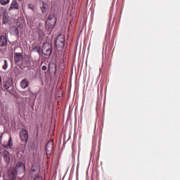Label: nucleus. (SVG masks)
<instances>
[{
    "mask_svg": "<svg viewBox=\"0 0 180 180\" xmlns=\"http://www.w3.org/2000/svg\"><path fill=\"white\" fill-rule=\"evenodd\" d=\"M52 65L53 66L51 67V64L49 65L48 71H51V68H54V67H55V68H57V67L54 64H52Z\"/></svg>",
    "mask_w": 180,
    "mask_h": 180,
    "instance_id": "aec40b11",
    "label": "nucleus"
},
{
    "mask_svg": "<svg viewBox=\"0 0 180 180\" xmlns=\"http://www.w3.org/2000/svg\"><path fill=\"white\" fill-rule=\"evenodd\" d=\"M14 61L15 64L23 61V56L20 53H14Z\"/></svg>",
    "mask_w": 180,
    "mask_h": 180,
    "instance_id": "0eeeda50",
    "label": "nucleus"
},
{
    "mask_svg": "<svg viewBox=\"0 0 180 180\" xmlns=\"http://www.w3.org/2000/svg\"><path fill=\"white\" fill-rule=\"evenodd\" d=\"M41 51H42V54H44V56L50 57V56H51V53L53 51V46L51 45V44H50L49 42H46L42 46Z\"/></svg>",
    "mask_w": 180,
    "mask_h": 180,
    "instance_id": "f257e3e1",
    "label": "nucleus"
},
{
    "mask_svg": "<svg viewBox=\"0 0 180 180\" xmlns=\"http://www.w3.org/2000/svg\"><path fill=\"white\" fill-rule=\"evenodd\" d=\"M20 86H21V88H22V89H26V88L29 86V79H23L22 80H21Z\"/></svg>",
    "mask_w": 180,
    "mask_h": 180,
    "instance_id": "9d476101",
    "label": "nucleus"
},
{
    "mask_svg": "<svg viewBox=\"0 0 180 180\" xmlns=\"http://www.w3.org/2000/svg\"><path fill=\"white\" fill-rule=\"evenodd\" d=\"M34 180H43V177L40 176H37L34 178Z\"/></svg>",
    "mask_w": 180,
    "mask_h": 180,
    "instance_id": "4be33fe9",
    "label": "nucleus"
},
{
    "mask_svg": "<svg viewBox=\"0 0 180 180\" xmlns=\"http://www.w3.org/2000/svg\"><path fill=\"white\" fill-rule=\"evenodd\" d=\"M2 154V152L1 151V146H0V155Z\"/></svg>",
    "mask_w": 180,
    "mask_h": 180,
    "instance_id": "c756f323",
    "label": "nucleus"
},
{
    "mask_svg": "<svg viewBox=\"0 0 180 180\" xmlns=\"http://www.w3.org/2000/svg\"><path fill=\"white\" fill-rule=\"evenodd\" d=\"M41 9L43 13H45V12L47 11V4L45 3H43L42 6L41 7Z\"/></svg>",
    "mask_w": 180,
    "mask_h": 180,
    "instance_id": "2eb2a0df",
    "label": "nucleus"
},
{
    "mask_svg": "<svg viewBox=\"0 0 180 180\" xmlns=\"http://www.w3.org/2000/svg\"><path fill=\"white\" fill-rule=\"evenodd\" d=\"M2 136H4V134L2 132L0 133V143L2 141Z\"/></svg>",
    "mask_w": 180,
    "mask_h": 180,
    "instance_id": "393cba45",
    "label": "nucleus"
},
{
    "mask_svg": "<svg viewBox=\"0 0 180 180\" xmlns=\"http://www.w3.org/2000/svg\"><path fill=\"white\" fill-rule=\"evenodd\" d=\"M3 158L6 163L9 164V162H11V154L8 150H5L3 153Z\"/></svg>",
    "mask_w": 180,
    "mask_h": 180,
    "instance_id": "1a4fd4ad",
    "label": "nucleus"
},
{
    "mask_svg": "<svg viewBox=\"0 0 180 180\" xmlns=\"http://www.w3.org/2000/svg\"><path fill=\"white\" fill-rule=\"evenodd\" d=\"M8 46V39L4 35H0V47H6Z\"/></svg>",
    "mask_w": 180,
    "mask_h": 180,
    "instance_id": "6e6552de",
    "label": "nucleus"
},
{
    "mask_svg": "<svg viewBox=\"0 0 180 180\" xmlns=\"http://www.w3.org/2000/svg\"><path fill=\"white\" fill-rule=\"evenodd\" d=\"M8 11L9 12H11V11H19V4L17 0L12 1Z\"/></svg>",
    "mask_w": 180,
    "mask_h": 180,
    "instance_id": "423d86ee",
    "label": "nucleus"
},
{
    "mask_svg": "<svg viewBox=\"0 0 180 180\" xmlns=\"http://www.w3.org/2000/svg\"><path fill=\"white\" fill-rule=\"evenodd\" d=\"M28 9H31V11H34V6H33L32 4H29Z\"/></svg>",
    "mask_w": 180,
    "mask_h": 180,
    "instance_id": "412c9836",
    "label": "nucleus"
},
{
    "mask_svg": "<svg viewBox=\"0 0 180 180\" xmlns=\"http://www.w3.org/2000/svg\"><path fill=\"white\" fill-rule=\"evenodd\" d=\"M57 18L53 15H50L46 20V25L49 29H51L56 26Z\"/></svg>",
    "mask_w": 180,
    "mask_h": 180,
    "instance_id": "20e7f679",
    "label": "nucleus"
},
{
    "mask_svg": "<svg viewBox=\"0 0 180 180\" xmlns=\"http://www.w3.org/2000/svg\"><path fill=\"white\" fill-rule=\"evenodd\" d=\"M19 1V2H20L22 0H18Z\"/></svg>",
    "mask_w": 180,
    "mask_h": 180,
    "instance_id": "7c9ffc66",
    "label": "nucleus"
},
{
    "mask_svg": "<svg viewBox=\"0 0 180 180\" xmlns=\"http://www.w3.org/2000/svg\"><path fill=\"white\" fill-rule=\"evenodd\" d=\"M53 148H54V143L53 142V141H50L46 145V154H51Z\"/></svg>",
    "mask_w": 180,
    "mask_h": 180,
    "instance_id": "39448f33",
    "label": "nucleus"
},
{
    "mask_svg": "<svg viewBox=\"0 0 180 180\" xmlns=\"http://www.w3.org/2000/svg\"><path fill=\"white\" fill-rule=\"evenodd\" d=\"M16 169H25V164L22 162H18L16 165Z\"/></svg>",
    "mask_w": 180,
    "mask_h": 180,
    "instance_id": "ddd939ff",
    "label": "nucleus"
},
{
    "mask_svg": "<svg viewBox=\"0 0 180 180\" xmlns=\"http://www.w3.org/2000/svg\"><path fill=\"white\" fill-rule=\"evenodd\" d=\"M2 84V78H1V76H0V85Z\"/></svg>",
    "mask_w": 180,
    "mask_h": 180,
    "instance_id": "bb28decb",
    "label": "nucleus"
},
{
    "mask_svg": "<svg viewBox=\"0 0 180 180\" xmlns=\"http://www.w3.org/2000/svg\"><path fill=\"white\" fill-rule=\"evenodd\" d=\"M25 94H26L25 92H23L22 96H25Z\"/></svg>",
    "mask_w": 180,
    "mask_h": 180,
    "instance_id": "c85d7f7f",
    "label": "nucleus"
},
{
    "mask_svg": "<svg viewBox=\"0 0 180 180\" xmlns=\"http://www.w3.org/2000/svg\"><path fill=\"white\" fill-rule=\"evenodd\" d=\"M17 25L18 27H20V28L23 27V24H21V25L17 24Z\"/></svg>",
    "mask_w": 180,
    "mask_h": 180,
    "instance_id": "a878e982",
    "label": "nucleus"
},
{
    "mask_svg": "<svg viewBox=\"0 0 180 180\" xmlns=\"http://www.w3.org/2000/svg\"><path fill=\"white\" fill-rule=\"evenodd\" d=\"M9 2V0H0L1 5H6Z\"/></svg>",
    "mask_w": 180,
    "mask_h": 180,
    "instance_id": "a211bd4d",
    "label": "nucleus"
},
{
    "mask_svg": "<svg viewBox=\"0 0 180 180\" xmlns=\"http://www.w3.org/2000/svg\"><path fill=\"white\" fill-rule=\"evenodd\" d=\"M6 15V9L3 7H0V17Z\"/></svg>",
    "mask_w": 180,
    "mask_h": 180,
    "instance_id": "4468645a",
    "label": "nucleus"
},
{
    "mask_svg": "<svg viewBox=\"0 0 180 180\" xmlns=\"http://www.w3.org/2000/svg\"><path fill=\"white\" fill-rule=\"evenodd\" d=\"M41 49L40 48V46H35L33 49L34 51H37V53H38V54H39L40 56V51H41Z\"/></svg>",
    "mask_w": 180,
    "mask_h": 180,
    "instance_id": "f3484780",
    "label": "nucleus"
},
{
    "mask_svg": "<svg viewBox=\"0 0 180 180\" xmlns=\"http://www.w3.org/2000/svg\"><path fill=\"white\" fill-rule=\"evenodd\" d=\"M41 68H42V71H46L47 70V66L44 65V66H42Z\"/></svg>",
    "mask_w": 180,
    "mask_h": 180,
    "instance_id": "5701e85b",
    "label": "nucleus"
},
{
    "mask_svg": "<svg viewBox=\"0 0 180 180\" xmlns=\"http://www.w3.org/2000/svg\"><path fill=\"white\" fill-rule=\"evenodd\" d=\"M8 20H9V18H8L6 14L3 15V23H4V25H6V23H8Z\"/></svg>",
    "mask_w": 180,
    "mask_h": 180,
    "instance_id": "dca6fc26",
    "label": "nucleus"
},
{
    "mask_svg": "<svg viewBox=\"0 0 180 180\" xmlns=\"http://www.w3.org/2000/svg\"><path fill=\"white\" fill-rule=\"evenodd\" d=\"M19 136L22 143H27L29 140V131L25 128H22L20 130Z\"/></svg>",
    "mask_w": 180,
    "mask_h": 180,
    "instance_id": "7ed1b4c3",
    "label": "nucleus"
},
{
    "mask_svg": "<svg viewBox=\"0 0 180 180\" xmlns=\"http://www.w3.org/2000/svg\"><path fill=\"white\" fill-rule=\"evenodd\" d=\"M12 146H13V142L12 141V136H10L8 143H4L3 147L4 148H11Z\"/></svg>",
    "mask_w": 180,
    "mask_h": 180,
    "instance_id": "9b49d317",
    "label": "nucleus"
},
{
    "mask_svg": "<svg viewBox=\"0 0 180 180\" xmlns=\"http://www.w3.org/2000/svg\"><path fill=\"white\" fill-rule=\"evenodd\" d=\"M34 65L33 67H37V61L34 60V61H32Z\"/></svg>",
    "mask_w": 180,
    "mask_h": 180,
    "instance_id": "b1692460",
    "label": "nucleus"
},
{
    "mask_svg": "<svg viewBox=\"0 0 180 180\" xmlns=\"http://www.w3.org/2000/svg\"><path fill=\"white\" fill-rule=\"evenodd\" d=\"M15 32H17V33H19V30H18V28L15 29Z\"/></svg>",
    "mask_w": 180,
    "mask_h": 180,
    "instance_id": "cd10ccee",
    "label": "nucleus"
},
{
    "mask_svg": "<svg viewBox=\"0 0 180 180\" xmlns=\"http://www.w3.org/2000/svg\"><path fill=\"white\" fill-rule=\"evenodd\" d=\"M8 68V60H4V65H3V70H6Z\"/></svg>",
    "mask_w": 180,
    "mask_h": 180,
    "instance_id": "6ab92c4d",
    "label": "nucleus"
},
{
    "mask_svg": "<svg viewBox=\"0 0 180 180\" xmlns=\"http://www.w3.org/2000/svg\"><path fill=\"white\" fill-rule=\"evenodd\" d=\"M65 46V37L63 34H59L56 39V46L58 49H64Z\"/></svg>",
    "mask_w": 180,
    "mask_h": 180,
    "instance_id": "f03ea898",
    "label": "nucleus"
},
{
    "mask_svg": "<svg viewBox=\"0 0 180 180\" xmlns=\"http://www.w3.org/2000/svg\"><path fill=\"white\" fill-rule=\"evenodd\" d=\"M4 88L8 91L9 88H12V81H6L4 82Z\"/></svg>",
    "mask_w": 180,
    "mask_h": 180,
    "instance_id": "f8f14e48",
    "label": "nucleus"
}]
</instances>
